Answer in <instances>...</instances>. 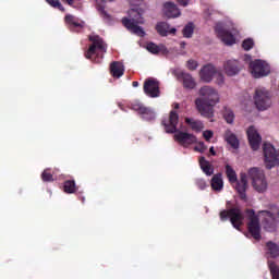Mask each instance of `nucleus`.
Masks as SVG:
<instances>
[{
    "label": "nucleus",
    "instance_id": "f257e3e1",
    "mask_svg": "<svg viewBox=\"0 0 279 279\" xmlns=\"http://www.w3.org/2000/svg\"><path fill=\"white\" fill-rule=\"evenodd\" d=\"M178 123H180V114L178 111L171 110L168 118L161 121V125L166 134H174L173 138L181 147H191L197 143V137L194 134L186 133L178 130Z\"/></svg>",
    "mask_w": 279,
    "mask_h": 279
},
{
    "label": "nucleus",
    "instance_id": "f03ea898",
    "mask_svg": "<svg viewBox=\"0 0 279 279\" xmlns=\"http://www.w3.org/2000/svg\"><path fill=\"white\" fill-rule=\"evenodd\" d=\"M202 98L195 99L196 110L205 119H213L215 117V106L219 104V93L210 86H203L199 89Z\"/></svg>",
    "mask_w": 279,
    "mask_h": 279
},
{
    "label": "nucleus",
    "instance_id": "7ed1b4c3",
    "mask_svg": "<svg viewBox=\"0 0 279 279\" xmlns=\"http://www.w3.org/2000/svg\"><path fill=\"white\" fill-rule=\"evenodd\" d=\"M88 40L92 45L85 52V58L95 64H101L104 54L108 51V44L99 35H89Z\"/></svg>",
    "mask_w": 279,
    "mask_h": 279
},
{
    "label": "nucleus",
    "instance_id": "20e7f679",
    "mask_svg": "<svg viewBox=\"0 0 279 279\" xmlns=\"http://www.w3.org/2000/svg\"><path fill=\"white\" fill-rule=\"evenodd\" d=\"M219 217L221 221H228V219H230V222L235 230H241V226H243V220L245 219L243 217V211L239 206H234L229 210L223 209L220 211Z\"/></svg>",
    "mask_w": 279,
    "mask_h": 279
},
{
    "label": "nucleus",
    "instance_id": "39448f33",
    "mask_svg": "<svg viewBox=\"0 0 279 279\" xmlns=\"http://www.w3.org/2000/svg\"><path fill=\"white\" fill-rule=\"evenodd\" d=\"M129 14L130 16H134V19H122V25H124L129 32H132V34L143 38L145 36V31H143V27L138 26V23H143V21H141V13L136 10H131L129 11Z\"/></svg>",
    "mask_w": 279,
    "mask_h": 279
},
{
    "label": "nucleus",
    "instance_id": "423d86ee",
    "mask_svg": "<svg viewBox=\"0 0 279 279\" xmlns=\"http://www.w3.org/2000/svg\"><path fill=\"white\" fill-rule=\"evenodd\" d=\"M253 99L257 110H267L271 106V95L265 87L255 89Z\"/></svg>",
    "mask_w": 279,
    "mask_h": 279
},
{
    "label": "nucleus",
    "instance_id": "0eeeda50",
    "mask_svg": "<svg viewBox=\"0 0 279 279\" xmlns=\"http://www.w3.org/2000/svg\"><path fill=\"white\" fill-rule=\"evenodd\" d=\"M248 177L252 180L253 187L257 193H265L267 191V181L265 180V173L258 168H251L248 170Z\"/></svg>",
    "mask_w": 279,
    "mask_h": 279
},
{
    "label": "nucleus",
    "instance_id": "6e6552de",
    "mask_svg": "<svg viewBox=\"0 0 279 279\" xmlns=\"http://www.w3.org/2000/svg\"><path fill=\"white\" fill-rule=\"evenodd\" d=\"M250 66L252 75L256 78L265 77L268 73H270L269 64L260 59H256L255 61L251 62Z\"/></svg>",
    "mask_w": 279,
    "mask_h": 279
},
{
    "label": "nucleus",
    "instance_id": "1a4fd4ad",
    "mask_svg": "<svg viewBox=\"0 0 279 279\" xmlns=\"http://www.w3.org/2000/svg\"><path fill=\"white\" fill-rule=\"evenodd\" d=\"M215 32H216L218 38H220V40L228 47H230V46L234 45V43H236V38H234V35H232L230 33V31L226 29L223 27L222 23L216 24Z\"/></svg>",
    "mask_w": 279,
    "mask_h": 279
},
{
    "label": "nucleus",
    "instance_id": "9d476101",
    "mask_svg": "<svg viewBox=\"0 0 279 279\" xmlns=\"http://www.w3.org/2000/svg\"><path fill=\"white\" fill-rule=\"evenodd\" d=\"M131 108H132V110H134L135 112L141 114V117H142V119H144V121H154V119H156V112H154V110H151V108L145 107V105H143L142 102L134 101L131 105Z\"/></svg>",
    "mask_w": 279,
    "mask_h": 279
},
{
    "label": "nucleus",
    "instance_id": "9b49d317",
    "mask_svg": "<svg viewBox=\"0 0 279 279\" xmlns=\"http://www.w3.org/2000/svg\"><path fill=\"white\" fill-rule=\"evenodd\" d=\"M144 93L151 98L160 97V83L154 78H147L144 82Z\"/></svg>",
    "mask_w": 279,
    "mask_h": 279
},
{
    "label": "nucleus",
    "instance_id": "f8f14e48",
    "mask_svg": "<svg viewBox=\"0 0 279 279\" xmlns=\"http://www.w3.org/2000/svg\"><path fill=\"white\" fill-rule=\"evenodd\" d=\"M248 143L251 148L256 151L260 147V142L263 141V137H260V134H258V131L254 126H250L246 131Z\"/></svg>",
    "mask_w": 279,
    "mask_h": 279
},
{
    "label": "nucleus",
    "instance_id": "ddd939ff",
    "mask_svg": "<svg viewBox=\"0 0 279 279\" xmlns=\"http://www.w3.org/2000/svg\"><path fill=\"white\" fill-rule=\"evenodd\" d=\"M247 230L251 234V236H253V239H255V241H260L262 235H260V220H258V217L253 216L250 219V222L247 223Z\"/></svg>",
    "mask_w": 279,
    "mask_h": 279
},
{
    "label": "nucleus",
    "instance_id": "4468645a",
    "mask_svg": "<svg viewBox=\"0 0 279 279\" xmlns=\"http://www.w3.org/2000/svg\"><path fill=\"white\" fill-rule=\"evenodd\" d=\"M162 12L167 19H178V16H182V12L180 11V8H178V4L175 2H165Z\"/></svg>",
    "mask_w": 279,
    "mask_h": 279
},
{
    "label": "nucleus",
    "instance_id": "2eb2a0df",
    "mask_svg": "<svg viewBox=\"0 0 279 279\" xmlns=\"http://www.w3.org/2000/svg\"><path fill=\"white\" fill-rule=\"evenodd\" d=\"M235 183V191H238L240 199H242L243 202H247V194H245V191H247V174L241 173L240 181L238 179Z\"/></svg>",
    "mask_w": 279,
    "mask_h": 279
},
{
    "label": "nucleus",
    "instance_id": "dca6fc26",
    "mask_svg": "<svg viewBox=\"0 0 279 279\" xmlns=\"http://www.w3.org/2000/svg\"><path fill=\"white\" fill-rule=\"evenodd\" d=\"M217 70L213 66V64L204 65L199 71V77L202 82H213V77H215Z\"/></svg>",
    "mask_w": 279,
    "mask_h": 279
},
{
    "label": "nucleus",
    "instance_id": "f3484780",
    "mask_svg": "<svg viewBox=\"0 0 279 279\" xmlns=\"http://www.w3.org/2000/svg\"><path fill=\"white\" fill-rule=\"evenodd\" d=\"M156 32L159 34V36L165 37L169 36V34L175 35V32H178V29L171 28V26L167 22H159L156 25Z\"/></svg>",
    "mask_w": 279,
    "mask_h": 279
},
{
    "label": "nucleus",
    "instance_id": "a211bd4d",
    "mask_svg": "<svg viewBox=\"0 0 279 279\" xmlns=\"http://www.w3.org/2000/svg\"><path fill=\"white\" fill-rule=\"evenodd\" d=\"M241 68L239 66V61L229 60L225 63V72L229 77H233V75H238Z\"/></svg>",
    "mask_w": 279,
    "mask_h": 279
},
{
    "label": "nucleus",
    "instance_id": "6ab92c4d",
    "mask_svg": "<svg viewBox=\"0 0 279 279\" xmlns=\"http://www.w3.org/2000/svg\"><path fill=\"white\" fill-rule=\"evenodd\" d=\"M180 80H182L183 87L186 88V90H193V88L197 86V83L195 82V78H193V75L186 72L180 73Z\"/></svg>",
    "mask_w": 279,
    "mask_h": 279
},
{
    "label": "nucleus",
    "instance_id": "aec40b11",
    "mask_svg": "<svg viewBox=\"0 0 279 279\" xmlns=\"http://www.w3.org/2000/svg\"><path fill=\"white\" fill-rule=\"evenodd\" d=\"M110 73L112 77H123V74L125 73V66H123V63L119 61H113L110 64Z\"/></svg>",
    "mask_w": 279,
    "mask_h": 279
},
{
    "label": "nucleus",
    "instance_id": "412c9836",
    "mask_svg": "<svg viewBox=\"0 0 279 279\" xmlns=\"http://www.w3.org/2000/svg\"><path fill=\"white\" fill-rule=\"evenodd\" d=\"M265 218L263 220L265 230L271 232L276 228V216L271 211H264Z\"/></svg>",
    "mask_w": 279,
    "mask_h": 279
},
{
    "label": "nucleus",
    "instance_id": "4be33fe9",
    "mask_svg": "<svg viewBox=\"0 0 279 279\" xmlns=\"http://www.w3.org/2000/svg\"><path fill=\"white\" fill-rule=\"evenodd\" d=\"M198 162L205 175H213L215 173V168L210 165V161L206 160V157H201Z\"/></svg>",
    "mask_w": 279,
    "mask_h": 279
},
{
    "label": "nucleus",
    "instance_id": "5701e85b",
    "mask_svg": "<svg viewBox=\"0 0 279 279\" xmlns=\"http://www.w3.org/2000/svg\"><path fill=\"white\" fill-rule=\"evenodd\" d=\"M225 141L230 145L233 149H239V138L232 131L227 130L225 133Z\"/></svg>",
    "mask_w": 279,
    "mask_h": 279
},
{
    "label": "nucleus",
    "instance_id": "b1692460",
    "mask_svg": "<svg viewBox=\"0 0 279 279\" xmlns=\"http://www.w3.org/2000/svg\"><path fill=\"white\" fill-rule=\"evenodd\" d=\"M266 254L269 258H279V245L269 241L266 243Z\"/></svg>",
    "mask_w": 279,
    "mask_h": 279
},
{
    "label": "nucleus",
    "instance_id": "393cba45",
    "mask_svg": "<svg viewBox=\"0 0 279 279\" xmlns=\"http://www.w3.org/2000/svg\"><path fill=\"white\" fill-rule=\"evenodd\" d=\"M185 123L190 125V128L194 132H202V130H204V123H202V121L199 120H195L193 118H185Z\"/></svg>",
    "mask_w": 279,
    "mask_h": 279
},
{
    "label": "nucleus",
    "instance_id": "a878e982",
    "mask_svg": "<svg viewBox=\"0 0 279 279\" xmlns=\"http://www.w3.org/2000/svg\"><path fill=\"white\" fill-rule=\"evenodd\" d=\"M211 189L213 191L223 190V179L221 178V173H217L211 178Z\"/></svg>",
    "mask_w": 279,
    "mask_h": 279
},
{
    "label": "nucleus",
    "instance_id": "bb28decb",
    "mask_svg": "<svg viewBox=\"0 0 279 279\" xmlns=\"http://www.w3.org/2000/svg\"><path fill=\"white\" fill-rule=\"evenodd\" d=\"M226 173H227V178H228L229 182H230L231 184H234V183L236 182V180H238V178H236V171H234V169L231 168L230 165H227V166H226Z\"/></svg>",
    "mask_w": 279,
    "mask_h": 279
},
{
    "label": "nucleus",
    "instance_id": "cd10ccee",
    "mask_svg": "<svg viewBox=\"0 0 279 279\" xmlns=\"http://www.w3.org/2000/svg\"><path fill=\"white\" fill-rule=\"evenodd\" d=\"M193 32H195V26L193 25L192 22H190L184 26L182 34H183L184 38H192Z\"/></svg>",
    "mask_w": 279,
    "mask_h": 279
},
{
    "label": "nucleus",
    "instance_id": "c85d7f7f",
    "mask_svg": "<svg viewBox=\"0 0 279 279\" xmlns=\"http://www.w3.org/2000/svg\"><path fill=\"white\" fill-rule=\"evenodd\" d=\"M268 267L272 279H279V267L276 262H268Z\"/></svg>",
    "mask_w": 279,
    "mask_h": 279
},
{
    "label": "nucleus",
    "instance_id": "c756f323",
    "mask_svg": "<svg viewBox=\"0 0 279 279\" xmlns=\"http://www.w3.org/2000/svg\"><path fill=\"white\" fill-rule=\"evenodd\" d=\"M71 29L72 32H82L84 29V22L75 21V17H71Z\"/></svg>",
    "mask_w": 279,
    "mask_h": 279
},
{
    "label": "nucleus",
    "instance_id": "7c9ffc66",
    "mask_svg": "<svg viewBox=\"0 0 279 279\" xmlns=\"http://www.w3.org/2000/svg\"><path fill=\"white\" fill-rule=\"evenodd\" d=\"M46 3H48V5H50L51 8L60 10V12H65V9L63 8L60 0H46Z\"/></svg>",
    "mask_w": 279,
    "mask_h": 279
},
{
    "label": "nucleus",
    "instance_id": "2f4dec72",
    "mask_svg": "<svg viewBox=\"0 0 279 279\" xmlns=\"http://www.w3.org/2000/svg\"><path fill=\"white\" fill-rule=\"evenodd\" d=\"M43 182H53V174L50 169H45L41 173Z\"/></svg>",
    "mask_w": 279,
    "mask_h": 279
},
{
    "label": "nucleus",
    "instance_id": "473e14b6",
    "mask_svg": "<svg viewBox=\"0 0 279 279\" xmlns=\"http://www.w3.org/2000/svg\"><path fill=\"white\" fill-rule=\"evenodd\" d=\"M242 48L244 49V51H250L254 49V39L252 38L244 39L242 41Z\"/></svg>",
    "mask_w": 279,
    "mask_h": 279
},
{
    "label": "nucleus",
    "instance_id": "72a5a7b5",
    "mask_svg": "<svg viewBox=\"0 0 279 279\" xmlns=\"http://www.w3.org/2000/svg\"><path fill=\"white\" fill-rule=\"evenodd\" d=\"M146 49L150 53H160V47H158V45H156L154 43L147 44Z\"/></svg>",
    "mask_w": 279,
    "mask_h": 279
},
{
    "label": "nucleus",
    "instance_id": "f704fd0d",
    "mask_svg": "<svg viewBox=\"0 0 279 279\" xmlns=\"http://www.w3.org/2000/svg\"><path fill=\"white\" fill-rule=\"evenodd\" d=\"M225 120L227 123H233L234 122V112L232 110H226L223 113Z\"/></svg>",
    "mask_w": 279,
    "mask_h": 279
},
{
    "label": "nucleus",
    "instance_id": "c9c22d12",
    "mask_svg": "<svg viewBox=\"0 0 279 279\" xmlns=\"http://www.w3.org/2000/svg\"><path fill=\"white\" fill-rule=\"evenodd\" d=\"M98 12L102 16V19H105V21H112V16H110V14L106 12V9L104 7L98 5Z\"/></svg>",
    "mask_w": 279,
    "mask_h": 279
},
{
    "label": "nucleus",
    "instance_id": "e433bc0d",
    "mask_svg": "<svg viewBox=\"0 0 279 279\" xmlns=\"http://www.w3.org/2000/svg\"><path fill=\"white\" fill-rule=\"evenodd\" d=\"M186 66H187L189 71H196L197 66H199V64L197 63V61L191 59L187 61Z\"/></svg>",
    "mask_w": 279,
    "mask_h": 279
},
{
    "label": "nucleus",
    "instance_id": "4c0bfd02",
    "mask_svg": "<svg viewBox=\"0 0 279 279\" xmlns=\"http://www.w3.org/2000/svg\"><path fill=\"white\" fill-rule=\"evenodd\" d=\"M208 149V147H206V144H204V142H199L198 146L194 147V151H198L199 154H204V151H206Z\"/></svg>",
    "mask_w": 279,
    "mask_h": 279
},
{
    "label": "nucleus",
    "instance_id": "58836bf2",
    "mask_svg": "<svg viewBox=\"0 0 279 279\" xmlns=\"http://www.w3.org/2000/svg\"><path fill=\"white\" fill-rule=\"evenodd\" d=\"M63 191L64 193L71 194V180L64 182Z\"/></svg>",
    "mask_w": 279,
    "mask_h": 279
},
{
    "label": "nucleus",
    "instance_id": "ea45409f",
    "mask_svg": "<svg viewBox=\"0 0 279 279\" xmlns=\"http://www.w3.org/2000/svg\"><path fill=\"white\" fill-rule=\"evenodd\" d=\"M203 136H204L205 141H210L211 137L214 136V133H213V131H205L203 133Z\"/></svg>",
    "mask_w": 279,
    "mask_h": 279
},
{
    "label": "nucleus",
    "instance_id": "a19ab883",
    "mask_svg": "<svg viewBox=\"0 0 279 279\" xmlns=\"http://www.w3.org/2000/svg\"><path fill=\"white\" fill-rule=\"evenodd\" d=\"M64 23L68 26V29H71V14L65 15Z\"/></svg>",
    "mask_w": 279,
    "mask_h": 279
},
{
    "label": "nucleus",
    "instance_id": "79ce46f5",
    "mask_svg": "<svg viewBox=\"0 0 279 279\" xmlns=\"http://www.w3.org/2000/svg\"><path fill=\"white\" fill-rule=\"evenodd\" d=\"M196 184H197L198 189H201V191H204V189H206V181H204V180H198L196 182Z\"/></svg>",
    "mask_w": 279,
    "mask_h": 279
},
{
    "label": "nucleus",
    "instance_id": "37998d69",
    "mask_svg": "<svg viewBox=\"0 0 279 279\" xmlns=\"http://www.w3.org/2000/svg\"><path fill=\"white\" fill-rule=\"evenodd\" d=\"M215 75L218 77V84H223V74H221V72H216Z\"/></svg>",
    "mask_w": 279,
    "mask_h": 279
},
{
    "label": "nucleus",
    "instance_id": "c03bdc74",
    "mask_svg": "<svg viewBox=\"0 0 279 279\" xmlns=\"http://www.w3.org/2000/svg\"><path fill=\"white\" fill-rule=\"evenodd\" d=\"M77 186L75 185V180H71V193H77Z\"/></svg>",
    "mask_w": 279,
    "mask_h": 279
},
{
    "label": "nucleus",
    "instance_id": "a18cd8bd",
    "mask_svg": "<svg viewBox=\"0 0 279 279\" xmlns=\"http://www.w3.org/2000/svg\"><path fill=\"white\" fill-rule=\"evenodd\" d=\"M190 0H177V3H179L182 8H186L189 5Z\"/></svg>",
    "mask_w": 279,
    "mask_h": 279
},
{
    "label": "nucleus",
    "instance_id": "49530a36",
    "mask_svg": "<svg viewBox=\"0 0 279 279\" xmlns=\"http://www.w3.org/2000/svg\"><path fill=\"white\" fill-rule=\"evenodd\" d=\"M209 154H211V156H217V151H215V147L214 146H211L209 148Z\"/></svg>",
    "mask_w": 279,
    "mask_h": 279
},
{
    "label": "nucleus",
    "instance_id": "de8ad7c7",
    "mask_svg": "<svg viewBox=\"0 0 279 279\" xmlns=\"http://www.w3.org/2000/svg\"><path fill=\"white\" fill-rule=\"evenodd\" d=\"M132 86H133L134 88H138V81H134V82L132 83Z\"/></svg>",
    "mask_w": 279,
    "mask_h": 279
},
{
    "label": "nucleus",
    "instance_id": "09e8293b",
    "mask_svg": "<svg viewBox=\"0 0 279 279\" xmlns=\"http://www.w3.org/2000/svg\"><path fill=\"white\" fill-rule=\"evenodd\" d=\"M180 109V104H174V110H179Z\"/></svg>",
    "mask_w": 279,
    "mask_h": 279
},
{
    "label": "nucleus",
    "instance_id": "8fccbe9b",
    "mask_svg": "<svg viewBox=\"0 0 279 279\" xmlns=\"http://www.w3.org/2000/svg\"><path fill=\"white\" fill-rule=\"evenodd\" d=\"M63 3H68V5H71V0H62Z\"/></svg>",
    "mask_w": 279,
    "mask_h": 279
},
{
    "label": "nucleus",
    "instance_id": "3c124183",
    "mask_svg": "<svg viewBox=\"0 0 279 279\" xmlns=\"http://www.w3.org/2000/svg\"><path fill=\"white\" fill-rule=\"evenodd\" d=\"M181 47L184 49V47H186V43H181Z\"/></svg>",
    "mask_w": 279,
    "mask_h": 279
},
{
    "label": "nucleus",
    "instance_id": "603ef678",
    "mask_svg": "<svg viewBox=\"0 0 279 279\" xmlns=\"http://www.w3.org/2000/svg\"><path fill=\"white\" fill-rule=\"evenodd\" d=\"M84 201H85V198L83 197V198H82V202L84 203Z\"/></svg>",
    "mask_w": 279,
    "mask_h": 279
}]
</instances>
